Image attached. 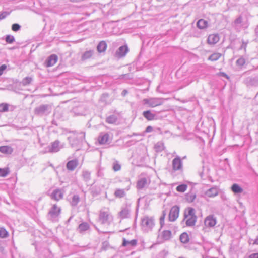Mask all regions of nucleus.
<instances>
[{
  "label": "nucleus",
  "instance_id": "680f3d73",
  "mask_svg": "<svg viewBox=\"0 0 258 258\" xmlns=\"http://www.w3.org/2000/svg\"><path fill=\"white\" fill-rule=\"evenodd\" d=\"M13 109H14V107H13L12 106H11L10 110H11V111H12V110H13Z\"/></svg>",
  "mask_w": 258,
  "mask_h": 258
},
{
  "label": "nucleus",
  "instance_id": "4468645a",
  "mask_svg": "<svg viewBox=\"0 0 258 258\" xmlns=\"http://www.w3.org/2000/svg\"><path fill=\"white\" fill-rule=\"evenodd\" d=\"M64 192L60 189H56L53 191L51 198L55 201H59L63 198Z\"/></svg>",
  "mask_w": 258,
  "mask_h": 258
},
{
  "label": "nucleus",
  "instance_id": "4be33fe9",
  "mask_svg": "<svg viewBox=\"0 0 258 258\" xmlns=\"http://www.w3.org/2000/svg\"><path fill=\"white\" fill-rule=\"evenodd\" d=\"M130 213V209L128 206L122 209L121 211L119 212V216L122 219L127 218L128 217Z\"/></svg>",
  "mask_w": 258,
  "mask_h": 258
},
{
  "label": "nucleus",
  "instance_id": "bf43d9fd",
  "mask_svg": "<svg viewBox=\"0 0 258 258\" xmlns=\"http://www.w3.org/2000/svg\"><path fill=\"white\" fill-rule=\"evenodd\" d=\"M96 229L97 230V231L99 232V233H107L108 232L107 231H100L98 228H96Z\"/></svg>",
  "mask_w": 258,
  "mask_h": 258
},
{
  "label": "nucleus",
  "instance_id": "c03bdc74",
  "mask_svg": "<svg viewBox=\"0 0 258 258\" xmlns=\"http://www.w3.org/2000/svg\"><path fill=\"white\" fill-rule=\"evenodd\" d=\"M8 236V232L4 228H0V237L6 238Z\"/></svg>",
  "mask_w": 258,
  "mask_h": 258
},
{
  "label": "nucleus",
  "instance_id": "f8f14e48",
  "mask_svg": "<svg viewBox=\"0 0 258 258\" xmlns=\"http://www.w3.org/2000/svg\"><path fill=\"white\" fill-rule=\"evenodd\" d=\"M62 146L60 145V142L58 140H55L51 143V145L48 147V151L50 152L56 153L58 152Z\"/></svg>",
  "mask_w": 258,
  "mask_h": 258
},
{
  "label": "nucleus",
  "instance_id": "bb28decb",
  "mask_svg": "<svg viewBox=\"0 0 258 258\" xmlns=\"http://www.w3.org/2000/svg\"><path fill=\"white\" fill-rule=\"evenodd\" d=\"M197 26L198 28L204 29L208 27V22L203 19H201L198 21Z\"/></svg>",
  "mask_w": 258,
  "mask_h": 258
},
{
  "label": "nucleus",
  "instance_id": "6e6d98bb",
  "mask_svg": "<svg viewBox=\"0 0 258 258\" xmlns=\"http://www.w3.org/2000/svg\"><path fill=\"white\" fill-rule=\"evenodd\" d=\"M153 131V127L151 126H148L146 127L145 132L150 133Z\"/></svg>",
  "mask_w": 258,
  "mask_h": 258
},
{
  "label": "nucleus",
  "instance_id": "e433bc0d",
  "mask_svg": "<svg viewBox=\"0 0 258 258\" xmlns=\"http://www.w3.org/2000/svg\"><path fill=\"white\" fill-rule=\"evenodd\" d=\"M196 197V195L195 194L190 192V193H188L187 194H186L185 198H186V200L188 202L191 203V202H192L195 200Z\"/></svg>",
  "mask_w": 258,
  "mask_h": 258
},
{
  "label": "nucleus",
  "instance_id": "dca6fc26",
  "mask_svg": "<svg viewBox=\"0 0 258 258\" xmlns=\"http://www.w3.org/2000/svg\"><path fill=\"white\" fill-rule=\"evenodd\" d=\"M79 164L78 160L75 159L68 161L66 165L67 169L69 171H74Z\"/></svg>",
  "mask_w": 258,
  "mask_h": 258
},
{
  "label": "nucleus",
  "instance_id": "473e14b6",
  "mask_svg": "<svg viewBox=\"0 0 258 258\" xmlns=\"http://www.w3.org/2000/svg\"><path fill=\"white\" fill-rule=\"evenodd\" d=\"M221 56V54L220 53H214L210 55L208 58L209 60L215 61L218 60Z\"/></svg>",
  "mask_w": 258,
  "mask_h": 258
},
{
  "label": "nucleus",
  "instance_id": "5701e85b",
  "mask_svg": "<svg viewBox=\"0 0 258 258\" xmlns=\"http://www.w3.org/2000/svg\"><path fill=\"white\" fill-rule=\"evenodd\" d=\"M118 119V115L113 114L107 116L106 118V122L109 124L115 123Z\"/></svg>",
  "mask_w": 258,
  "mask_h": 258
},
{
  "label": "nucleus",
  "instance_id": "b1692460",
  "mask_svg": "<svg viewBox=\"0 0 258 258\" xmlns=\"http://www.w3.org/2000/svg\"><path fill=\"white\" fill-rule=\"evenodd\" d=\"M171 237V232L170 230H164L161 233L160 238L163 241L169 240Z\"/></svg>",
  "mask_w": 258,
  "mask_h": 258
},
{
  "label": "nucleus",
  "instance_id": "052dcab7",
  "mask_svg": "<svg viewBox=\"0 0 258 258\" xmlns=\"http://www.w3.org/2000/svg\"><path fill=\"white\" fill-rule=\"evenodd\" d=\"M255 32L256 34L258 33V25L257 26L256 28L255 29Z\"/></svg>",
  "mask_w": 258,
  "mask_h": 258
},
{
  "label": "nucleus",
  "instance_id": "37998d69",
  "mask_svg": "<svg viewBox=\"0 0 258 258\" xmlns=\"http://www.w3.org/2000/svg\"><path fill=\"white\" fill-rule=\"evenodd\" d=\"M5 40L7 43L12 44L15 41V38L12 35H7L6 36Z\"/></svg>",
  "mask_w": 258,
  "mask_h": 258
},
{
  "label": "nucleus",
  "instance_id": "5fc2aeb1",
  "mask_svg": "<svg viewBox=\"0 0 258 258\" xmlns=\"http://www.w3.org/2000/svg\"><path fill=\"white\" fill-rule=\"evenodd\" d=\"M248 258H258V253H254L251 254L248 256Z\"/></svg>",
  "mask_w": 258,
  "mask_h": 258
},
{
  "label": "nucleus",
  "instance_id": "c9c22d12",
  "mask_svg": "<svg viewBox=\"0 0 258 258\" xmlns=\"http://www.w3.org/2000/svg\"><path fill=\"white\" fill-rule=\"evenodd\" d=\"M242 22V18L241 16H239L234 21L233 26L235 28H239L241 26Z\"/></svg>",
  "mask_w": 258,
  "mask_h": 258
},
{
  "label": "nucleus",
  "instance_id": "6e6552de",
  "mask_svg": "<svg viewBox=\"0 0 258 258\" xmlns=\"http://www.w3.org/2000/svg\"><path fill=\"white\" fill-rule=\"evenodd\" d=\"M109 214L108 210L102 209L100 211L99 217V222L101 224H109Z\"/></svg>",
  "mask_w": 258,
  "mask_h": 258
},
{
  "label": "nucleus",
  "instance_id": "a211bd4d",
  "mask_svg": "<svg viewBox=\"0 0 258 258\" xmlns=\"http://www.w3.org/2000/svg\"><path fill=\"white\" fill-rule=\"evenodd\" d=\"M219 189L217 186H213L205 192V195L208 197H214L218 195Z\"/></svg>",
  "mask_w": 258,
  "mask_h": 258
},
{
  "label": "nucleus",
  "instance_id": "72a5a7b5",
  "mask_svg": "<svg viewBox=\"0 0 258 258\" xmlns=\"http://www.w3.org/2000/svg\"><path fill=\"white\" fill-rule=\"evenodd\" d=\"M165 147L162 142H157L154 146V149L157 152H161L164 150Z\"/></svg>",
  "mask_w": 258,
  "mask_h": 258
},
{
  "label": "nucleus",
  "instance_id": "864d4df0",
  "mask_svg": "<svg viewBox=\"0 0 258 258\" xmlns=\"http://www.w3.org/2000/svg\"><path fill=\"white\" fill-rule=\"evenodd\" d=\"M247 43L244 42V41H242V44L241 45V47L240 48V49H244L245 51Z\"/></svg>",
  "mask_w": 258,
  "mask_h": 258
},
{
  "label": "nucleus",
  "instance_id": "4d7b16f0",
  "mask_svg": "<svg viewBox=\"0 0 258 258\" xmlns=\"http://www.w3.org/2000/svg\"><path fill=\"white\" fill-rule=\"evenodd\" d=\"M127 93V91L126 90H123L121 93V95L124 96Z\"/></svg>",
  "mask_w": 258,
  "mask_h": 258
},
{
  "label": "nucleus",
  "instance_id": "c85d7f7f",
  "mask_svg": "<svg viewBox=\"0 0 258 258\" xmlns=\"http://www.w3.org/2000/svg\"><path fill=\"white\" fill-rule=\"evenodd\" d=\"M107 48V44L104 41H101L97 46V50L99 53L104 52Z\"/></svg>",
  "mask_w": 258,
  "mask_h": 258
},
{
  "label": "nucleus",
  "instance_id": "ddd939ff",
  "mask_svg": "<svg viewBox=\"0 0 258 258\" xmlns=\"http://www.w3.org/2000/svg\"><path fill=\"white\" fill-rule=\"evenodd\" d=\"M126 181L128 184V187L125 189H116L114 192V196L117 198H123L125 196V190L127 191L129 190V186L131 184L130 180L128 179H126Z\"/></svg>",
  "mask_w": 258,
  "mask_h": 258
},
{
  "label": "nucleus",
  "instance_id": "c756f323",
  "mask_svg": "<svg viewBox=\"0 0 258 258\" xmlns=\"http://www.w3.org/2000/svg\"><path fill=\"white\" fill-rule=\"evenodd\" d=\"M137 244V240L136 239H133L132 240H127L125 238H123L122 245L123 246H127L128 245L131 246H135Z\"/></svg>",
  "mask_w": 258,
  "mask_h": 258
},
{
  "label": "nucleus",
  "instance_id": "4c0bfd02",
  "mask_svg": "<svg viewBox=\"0 0 258 258\" xmlns=\"http://www.w3.org/2000/svg\"><path fill=\"white\" fill-rule=\"evenodd\" d=\"M112 169L114 171H118L121 169V165L117 161H115L112 163Z\"/></svg>",
  "mask_w": 258,
  "mask_h": 258
},
{
  "label": "nucleus",
  "instance_id": "7c9ffc66",
  "mask_svg": "<svg viewBox=\"0 0 258 258\" xmlns=\"http://www.w3.org/2000/svg\"><path fill=\"white\" fill-rule=\"evenodd\" d=\"M80 201V197L78 195H74L72 197V200L70 201L71 206L73 207L76 206Z\"/></svg>",
  "mask_w": 258,
  "mask_h": 258
},
{
  "label": "nucleus",
  "instance_id": "58836bf2",
  "mask_svg": "<svg viewBox=\"0 0 258 258\" xmlns=\"http://www.w3.org/2000/svg\"><path fill=\"white\" fill-rule=\"evenodd\" d=\"M32 81V78L30 77H26L24 78L22 81V84L23 86H26L31 83Z\"/></svg>",
  "mask_w": 258,
  "mask_h": 258
},
{
  "label": "nucleus",
  "instance_id": "20e7f679",
  "mask_svg": "<svg viewBox=\"0 0 258 258\" xmlns=\"http://www.w3.org/2000/svg\"><path fill=\"white\" fill-rule=\"evenodd\" d=\"M142 102L144 105H147L148 107L153 108L162 105L164 102V99L161 98H145Z\"/></svg>",
  "mask_w": 258,
  "mask_h": 258
},
{
  "label": "nucleus",
  "instance_id": "aec40b11",
  "mask_svg": "<svg viewBox=\"0 0 258 258\" xmlns=\"http://www.w3.org/2000/svg\"><path fill=\"white\" fill-rule=\"evenodd\" d=\"M143 116L148 121L156 120L157 116L150 110L145 111L143 112Z\"/></svg>",
  "mask_w": 258,
  "mask_h": 258
},
{
  "label": "nucleus",
  "instance_id": "09e8293b",
  "mask_svg": "<svg viewBox=\"0 0 258 258\" xmlns=\"http://www.w3.org/2000/svg\"><path fill=\"white\" fill-rule=\"evenodd\" d=\"M97 176L102 177L104 176L103 170L102 168L99 167L97 171Z\"/></svg>",
  "mask_w": 258,
  "mask_h": 258
},
{
  "label": "nucleus",
  "instance_id": "423d86ee",
  "mask_svg": "<svg viewBox=\"0 0 258 258\" xmlns=\"http://www.w3.org/2000/svg\"><path fill=\"white\" fill-rule=\"evenodd\" d=\"M60 212L61 208L57 207L56 204L53 205L48 214V219L53 221H56L57 217L60 214Z\"/></svg>",
  "mask_w": 258,
  "mask_h": 258
},
{
  "label": "nucleus",
  "instance_id": "1a4fd4ad",
  "mask_svg": "<svg viewBox=\"0 0 258 258\" xmlns=\"http://www.w3.org/2000/svg\"><path fill=\"white\" fill-rule=\"evenodd\" d=\"M179 207L178 206H174L170 209L169 214V220L173 222L175 221L179 216Z\"/></svg>",
  "mask_w": 258,
  "mask_h": 258
},
{
  "label": "nucleus",
  "instance_id": "13d9d810",
  "mask_svg": "<svg viewBox=\"0 0 258 258\" xmlns=\"http://www.w3.org/2000/svg\"><path fill=\"white\" fill-rule=\"evenodd\" d=\"M253 244L258 245V237H257L254 241Z\"/></svg>",
  "mask_w": 258,
  "mask_h": 258
},
{
  "label": "nucleus",
  "instance_id": "2eb2a0df",
  "mask_svg": "<svg viewBox=\"0 0 258 258\" xmlns=\"http://www.w3.org/2000/svg\"><path fill=\"white\" fill-rule=\"evenodd\" d=\"M109 135L107 133H101L98 137V142L100 144L108 143Z\"/></svg>",
  "mask_w": 258,
  "mask_h": 258
},
{
  "label": "nucleus",
  "instance_id": "ea45409f",
  "mask_svg": "<svg viewBox=\"0 0 258 258\" xmlns=\"http://www.w3.org/2000/svg\"><path fill=\"white\" fill-rule=\"evenodd\" d=\"M89 227L88 223H82L79 225V229L80 231H85L89 228Z\"/></svg>",
  "mask_w": 258,
  "mask_h": 258
},
{
  "label": "nucleus",
  "instance_id": "a19ab883",
  "mask_svg": "<svg viewBox=\"0 0 258 258\" xmlns=\"http://www.w3.org/2000/svg\"><path fill=\"white\" fill-rule=\"evenodd\" d=\"M10 106L7 103H2L0 104V112H4L9 110V107Z\"/></svg>",
  "mask_w": 258,
  "mask_h": 258
},
{
  "label": "nucleus",
  "instance_id": "f3484780",
  "mask_svg": "<svg viewBox=\"0 0 258 258\" xmlns=\"http://www.w3.org/2000/svg\"><path fill=\"white\" fill-rule=\"evenodd\" d=\"M219 39L220 38L218 34H212L209 35L207 42L209 44L214 45L219 41Z\"/></svg>",
  "mask_w": 258,
  "mask_h": 258
},
{
  "label": "nucleus",
  "instance_id": "49530a36",
  "mask_svg": "<svg viewBox=\"0 0 258 258\" xmlns=\"http://www.w3.org/2000/svg\"><path fill=\"white\" fill-rule=\"evenodd\" d=\"M9 171L7 168H0V176L6 177L9 174Z\"/></svg>",
  "mask_w": 258,
  "mask_h": 258
},
{
  "label": "nucleus",
  "instance_id": "f03ea898",
  "mask_svg": "<svg viewBox=\"0 0 258 258\" xmlns=\"http://www.w3.org/2000/svg\"><path fill=\"white\" fill-rule=\"evenodd\" d=\"M184 219L186 220V224L188 226L195 225L197 216L195 215V210L193 208H188L184 211Z\"/></svg>",
  "mask_w": 258,
  "mask_h": 258
},
{
  "label": "nucleus",
  "instance_id": "7ed1b4c3",
  "mask_svg": "<svg viewBox=\"0 0 258 258\" xmlns=\"http://www.w3.org/2000/svg\"><path fill=\"white\" fill-rule=\"evenodd\" d=\"M52 111L51 106L49 104H41L35 108L34 112L39 116H47Z\"/></svg>",
  "mask_w": 258,
  "mask_h": 258
},
{
  "label": "nucleus",
  "instance_id": "79ce46f5",
  "mask_svg": "<svg viewBox=\"0 0 258 258\" xmlns=\"http://www.w3.org/2000/svg\"><path fill=\"white\" fill-rule=\"evenodd\" d=\"M187 188V186L186 184H183L180 185H178L176 187V190L180 192H184Z\"/></svg>",
  "mask_w": 258,
  "mask_h": 258
},
{
  "label": "nucleus",
  "instance_id": "0eeeda50",
  "mask_svg": "<svg viewBox=\"0 0 258 258\" xmlns=\"http://www.w3.org/2000/svg\"><path fill=\"white\" fill-rule=\"evenodd\" d=\"M172 170L174 171H182L183 169V162L178 156L174 158L172 161Z\"/></svg>",
  "mask_w": 258,
  "mask_h": 258
},
{
  "label": "nucleus",
  "instance_id": "6ab92c4d",
  "mask_svg": "<svg viewBox=\"0 0 258 258\" xmlns=\"http://www.w3.org/2000/svg\"><path fill=\"white\" fill-rule=\"evenodd\" d=\"M58 59L57 56L55 54L51 55L46 60V65L47 67L54 66Z\"/></svg>",
  "mask_w": 258,
  "mask_h": 258
},
{
  "label": "nucleus",
  "instance_id": "9d476101",
  "mask_svg": "<svg viewBox=\"0 0 258 258\" xmlns=\"http://www.w3.org/2000/svg\"><path fill=\"white\" fill-rule=\"evenodd\" d=\"M150 183V179L148 177H141L137 183V188L138 189H142L147 186Z\"/></svg>",
  "mask_w": 258,
  "mask_h": 258
},
{
  "label": "nucleus",
  "instance_id": "2f4dec72",
  "mask_svg": "<svg viewBox=\"0 0 258 258\" xmlns=\"http://www.w3.org/2000/svg\"><path fill=\"white\" fill-rule=\"evenodd\" d=\"M82 176L85 182L89 181L91 179V173L88 170H83L82 173Z\"/></svg>",
  "mask_w": 258,
  "mask_h": 258
},
{
  "label": "nucleus",
  "instance_id": "393cba45",
  "mask_svg": "<svg viewBox=\"0 0 258 258\" xmlns=\"http://www.w3.org/2000/svg\"><path fill=\"white\" fill-rule=\"evenodd\" d=\"M13 149L9 146H0V152L5 154H11L13 152Z\"/></svg>",
  "mask_w": 258,
  "mask_h": 258
},
{
  "label": "nucleus",
  "instance_id": "a18cd8bd",
  "mask_svg": "<svg viewBox=\"0 0 258 258\" xmlns=\"http://www.w3.org/2000/svg\"><path fill=\"white\" fill-rule=\"evenodd\" d=\"M236 63L237 66L242 67L245 63V59L243 57H240L237 60Z\"/></svg>",
  "mask_w": 258,
  "mask_h": 258
},
{
  "label": "nucleus",
  "instance_id": "cd10ccee",
  "mask_svg": "<svg viewBox=\"0 0 258 258\" xmlns=\"http://www.w3.org/2000/svg\"><path fill=\"white\" fill-rule=\"evenodd\" d=\"M231 190L235 194H241L243 190V189L237 184L234 183L233 184L231 187Z\"/></svg>",
  "mask_w": 258,
  "mask_h": 258
},
{
  "label": "nucleus",
  "instance_id": "39448f33",
  "mask_svg": "<svg viewBox=\"0 0 258 258\" xmlns=\"http://www.w3.org/2000/svg\"><path fill=\"white\" fill-rule=\"evenodd\" d=\"M141 225L145 231L151 230L154 226V219L152 217L145 216L142 219Z\"/></svg>",
  "mask_w": 258,
  "mask_h": 258
},
{
  "label": "nucleus",
  "instance_id": "f704fd0d",
  "mask_svg": "<svg viewBox=\"0 0 258 258\" xmlns=\"http://www.w3.org/2000/svg\"><path fill=\"white\" fill-rule=\"evenodd\" d=\"M180 241L183 243H187L189 240L188 235L187 233L184 232L180 236Z\"/></svg>",
  "mask_w": 258,
  "mask_h": 258
},
{
  "label": "nucleus",
  "instance_id": "de8ad7c7",
  "mask_svg": "<svg viewBox=\"0 0 258 258\" xmlns=\"http://www.w3.org/2000/svg\"><path fill=\"white\" fill-rule=\"evenodd\" d=\"M21 28V26L17 23L14 24L12 26V29L15 32H17Z\"/></svg>",
  "mask_w": 258,
  "mask_h": 258
},
{
  "label": "nucleus",
  "instance_id": "8fccbe9b",
  "mask_svg": "<svg viewBox=\"0 0 258 258\" xmlns=\"http://www.w3.org/2000/svg\"><path fill=\"white\" fill-rule=\"evenodd\" d=\"M166 216V213L165 211H163L162 216L160 218V224L161 226L164 224V219Z\"/></svg>",
  "mask_w": 258,
  "mask_h": 258
},
{
  "label": "nucleus",
  "instance_id": "a878e982",
  "mask_svg": "<svg viewBox=\"0 0 258 258\" xmlns=\"http://www.w3.org/2000/svg\"><path fill=\"white\" fill-rule=\"evenodd\" d=\"M94 53V51L93 50H89L84 52L82 55L81 60L84 61L91 58Z\"/></svg>",
  "mask_w": 258,
  "mask_h": 258
},
{
  "label": "nucleus",
  "instance_id": "412c9836",
  "mask_svg": "<svg viewBox=\"0 0 258 258\" xmlns=\"http://www.w3.org/2000/svg\"><path fill=\"white\" fill-rule=\"evenodd\" d=\"M128 51L127 46H121L116 51V54L119 57L124 56Z\"/></svg>",
  "mask_w": 258,
  "mask_h": 258
},
{
  "label": "nucleus",
  "instance_id": "603ef678",
  "mask_svg": "<svg viewBox=\"0 0 258 258\" xmlns=\"http://www.w3.org/2000/svg\"><path fill=\"white\" fill-rule=\"evenodd\" d=\"M6 69V66L5 64L0 66V76L3 73V72Z\"/></svg>",
  "mask_w": 258,
  "mask_h": 258
},
{
  "label": "nucleus",
  "instance_id": "3c124183",
  "mask_svg": "<svg viewBox=\"0 0 258 258\" xmlns=\"http://www.w3.org/2000/svg\"><path fill=\"white\" fill-rule=\"evenodd\" d=\"M8 15V13L6 12H3L0 14V20L5 19L7 15Z\"/></svg>",
  "mask_w": 258,
  "mask_h": 258
},
{
  "label": "nucleus",
  "instance_id": "f257e3e1",
  "mask_svg": "<svg viewBox=\"0 0 258 258\" xmlns=\"http://www.w3.org/2000/svg\"><path fill=\"white\" fill-rule=\"evenodd\" d=\"M69 133L71 135L68 137L69 142L72 148L77 149L85 140V133L76 131H70Z\"/></svg>",
  "mask_w": 258,
  "mask_h": 258
},
{
  "label": "nucleus",
  "instance_id": "9b49d317",
  "mask_svg": "<svg viewBox=\"0 0 258 258\" xmlns=\"http://www.w3.org/2000/svg\"><path fill=\"white\" fill-rule=\"evenodd\" d=\"M216 218L213 215L208 216L204 220L205 225L207 227H213L216 225Z\"/></svg>",
  "mask_w": 258,
  "mask_h": 258
}]
</instances>
